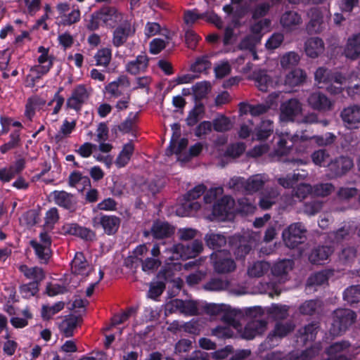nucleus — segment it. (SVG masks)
<instances>
[{
    "label": "nucleus",
    "mask_w": 360,
    "mask_h": 360,
    "mask_svg": "<svg viewBox=\"0 0 360 360\" xmlns=\"http://www.w3.org/2000/svg\"><path fill=\"white\" fill-rule=\"evenodd\" d=\"M355 75L352 74L349 77H344L341 72H333L328 69L321 67L314 73V79L319 88H325L331 94H339L342 92L343 86L340 84H346L355 78Z\"/></svg>",
    "instance_id": "obj_1"
},
{
    "label": "nucleus",
    "mask_w": 360,
    "mask_h": 360,
    "mask_svg": "<svg viewBox=\"0 0 360 360\" xmlns=\"http://www.w3.org/2000/svg\"><path fill=\"white\" fill-rule=\"evenodd\" d=\"M264 311L261 307H253L246 310V315L252 319L243 331H238L243 338L251 340L266 330L267 322L261 319Z\"/></svg>",
    "instance_id": "obj_2"
},
{
    "label": "nucleus",
    "mask_w": 360,
    "mask_h": 360,
    "mask_svg": "<svg viewBox=\"0 0 360 360\" xmlns=\"http://www.w3.org/2000/svg\"><path fill=\"white\" fill-rule=\"evenodd\" d=\"M124 15L115 7H103L94 13L88 27L95 30L99 26L113 27L115 25L123 22Z\"/></svg>",
    "instance_id": "obj_3"
},
{
    "label": "nucleus",
    "mask_w": 360,
    "mask_h": 360,
    "mask_svg": "<svg viewBox=\"0 0 360 360\" xmlns=\"http://www.w3.org/2000/svg\"><path fill=\"white\" fill-rule=\"evenodd\" d=\"M203 250V244L198 240H193L190 245L176 243L163 252L165 259H188L197 257Z\"/></svg>",
    "instance_id": "obj_4"
},
{
    "label": "nucleus",
    "mask_w": 360,
    "mask_h": 360,
    "mask_svg": "<svg viewBox=\"0 0 360 360\" xmlns=\"http://www.w3.org/2000/svg\"><path fill=\"white\" fill-rule=\"evenodd\" d=\"M243 314L240 310H229L221 317L226 326H219L212 329V335L219 338H229L234 335L233 329L240 331V319Z\"/></svg>",
    "instance_id": "obj_5"
},
{
    "label": "nucleus",
    "mask_w": 360,
    "mask_h": 360,
    "mask_svg": "<svg viewBox=\"0 0 360 360\" xmlns=\"http://www.w3.org/2000/svg\"><path fill=\"white\" fill-rule=\"evenodd\" d=\"M38 52L40 53L37 58L38 64L30 68V73L27 75V78L30 79L33 85L47 74L53 66V57L49 54V49L39 46Z\"/></svg>",
    "instance_id": "obj_6"
},
{
    "label": "nucleus",
    "mask_w": 360,
    "mask_h": 360,
    "mask_svg": "<svg viewBox=\"0 0 360 360\" xmlns=\"http://www.w3.org/2000/svg\"><path fill=\"white\" fill-rule=\"evenodd\" d=\"M356 319V314L350 309H338L334 311L330 328V334L334 336L341 335L354 322Z\"/></svg>",
    "instance_id": "obj_7"
},
{
    "label": "nucleus",
    "mask_w": 360,
    "mask_h": 360,
    "mask_svg": "<svg viewBox=\"0 0 360 360\" xmlns=\"http://www.w3.org/2000/svg\"><path fill=\"white\" fill-rule=\"evenodd\" d=\"M205 189L204 185L200 184L189 191L184 196L185 202L177 207L176 214L180 217H186L197 212L200 209V205L198 202L193 200L204 194Z\"/></svg>",
    "instance_id": "obj_8"
},
{
    "label": "nucleus",
    "mask_w": 360,
    "mask_h": 360,
    "mask_svg": "<svg viewBox=\"0 0 360 360\" xmlns=\"http://www.w3.org/2000/svg\"><path fill=\"white\" fill-rule=\"evenodd\" d=\"M71 271L73 274L71 278V285L69 289L71 288H76L78 283L77 276H80L81 280L88 276L92 271V266L89 262L86 259L84 255L82 252H77L75 253L74 258L71 262Z\"/></svg>",
    "instance_id": "obj_9"
},
{
    "label": "nucleus",
    "mask_w": 360,
    "mask_h": 360,
    "mask_svg": "<svg viewBox=\"0 0 360 360\" xmlns=\"http://www.w3.org/2000/svg\"><path fill=\"white\" fill-rule=\"evenodd\" d=\"M306 229L304 226L300 222L290 224L283 231V239L290 248H295L299 244L304 242L306 238Z\"/></svg>",
    "instance_id": "obj_10"
},
{
    "label": "nucleus",
    "mask_w": 360,
    "mask_h": 360,
    "mask_svg": "<svg viewBox=\"0 0 360 360\" xmlns=\"http://www.w3.org/2000/svg\"><path fill=\"white\" fill-rule=\"evenodd\" d=\"M295 326L291 322H278L274 329L269 334L266 341L259 346V351H263L268 347H272L278 344V340L286 336L292 332Z\"/></svg>",
    "instance_id": "obj_11"
},
{
    "label": "nucleus",
    "mask_w": 360,
    "mask_h": 360,
    "mask_svg": "<svg viewBox=\"0 0 360 360\" xmlns=\"http://www.w3.org/2000/svg\"><path fill=\"white\" fill-rule=\"evenodd\" d=\"M51 238L47 233H41L39 240L30 241V245L40 263L46 264L49 262L51 256Z\"/></svg>",
    "instance_id": "obj_12"
},
{
    "label": "nucleus",
    "mask_w": 360,
    "mask_h": 360,
    "mask_svg": "<svg viewBox=\"0 0 360 360\" xmlns=\"http://www.w3.org/2000/svg\"><path fill=\"white\" fill-rule=\"evenodd\" d=\"M267 181L268 177L266 174H258L250 176L247 180L240 177L231 179L229 184L233 187L242 185L247 192L255 193L259 190Z\"/></svg>",
    "instance_id": "obj_13"
},
{
    "label": "nucleus",
    "mask_w": 360,
    "mask_h": 360,
    "mask_svg": "<svg viewBox=\"0 0 360 360\" xmlns=\"http://www.w3.org/2000/svg\"><path fill=\"white\" fill-rule=\"evenodd\" d=\"M354 167L353 160L348 156L341 155L330 160L328 164L329 176L337 178L346 174Z\"/></svg>",
    "instance_id": "obj_14"
},
{
    "label": "nucleus",
    "mask_w": 360,
    "mask_h": 360,
    "mask_svg": "<svg viewBox=\"0 0 360 360\" xmlns=\"http://www.w3.org/2000/svg\"><path fill=\"white\" fill-rule=\"evenodd\" d=\"M302 112V105L296 98L289 99L280 106V120L282 122H293Z\"/></svg>",
    "instance_id": "obj_15"
},
{
    "label": "nucleus",
    "mask_w": 360,
    "mask_h": 360,
    "mask_svg": "<svg viewBox=\"0 0 360 360\" xmlns=\"http://www.w3.org/2000/svg\"><path fill=\"white\" fill-rule=\"evenodd\" d=\"M120 219L113 215L97 214L92 218V225L95 229L102 227L108 235L114 234L120 226Z\"/></svg>",
    "instance_id": "obj_16"
},
{
    "label": "nucleus",
    "mask_w": 360,
    "mask_h": 360,
    "mask_svg": "<svg viewBox=\"0 0 360 360\" xmlns=\"http://www.w3.org/2000/svg\"><path fill=\"white\" fill-rule=\"evenodd\" d=\"M211 257L214 261V269L218 273H229L236 269L235 262L231 259L230 253L227 251L216 252L211 255Z\"/></svg>",
    "instance_id": "obj_17"
},
{
    "label": "nucleus",
    "mask_w": 360,
    "mask_h": 360,
    "mask_svg": "<svg viewBox=\"0 0 360 360\" xmlns=\"http://www.w3.org/2000/svg\"><path fill=\"white\" fill-rule=\"evenodd\" d=\"M340 117L347 129H359L360 105L353 104L343 108L340 112Z\"/></svg>",
    "instance_id": "obj_18"
},
{
    "label": "nucleus",
    "mask_w": 360,
    "mask_h": 360,
    "mask_svg": "<svg viewBox=\"0 0 360 360\" xmlns=\"http://www.w3.org/2000/svg\"><path fill=\"white\" fill-rule=\"evenodd\" d=\"M318 346H314L306 350L302 355L298 356L296 353H291L284 355L280 352H272L267 354L262 360H308L315 356L319 352Z\"/></svg>",
    "instance_id": "obj_19"
},
{
    "label": "nucleus",
    "mask_w": 360,
    "mask_h": 360,
    "mask_svg": "<svg viewBox=\"0 0 360 360\" xmlns=\"http://www.w3.org/2000/svg\"><path fill=\"white\" fill-rule=\"evenodd\" d=\"M90 91L85 86L78 85L73 89L70 97L67 100V106L75 110H80L82 105L88 100Z\"/></svg>",
    "instance_id": "obj_20"
},
{
    "label": "nucleus",
    "mask_w": 360,
    "mask_h": 360,
    "mask_svg": "<svg viewBox=\"0 0 360 360\" xmlns=\"http://www.w3.org/2000/svg\"><path fill=\"white\" fill-rule=\"evenodd\" d=\"M135 33V28L128 20H124L113 31L112 44L119 47L123 45L127 39Z\"/></svg>",
    "instance_id": "obj_21"
},
{
    "label": "nucleus",
    "mask_w": 360,
    "mask_h": 360,
    "mask_svg": "<svg viewBox=\"0 0 360 360\" xmlns=\"http://www.w3.org/2000/svg\"><path fill=\"white\" fill-rule=\"evenodd\" d=\"M342 56L350 60L360 58V32L350 35L342 48Z\"/></svg>",
    "instance_id": "obj_22"
},
{
    "label": "nucleus",
    "mask_w": 360,
    "mask_h": 360,
    "mask_svg": "<svg viewBox=\"0 0 360 360\" xmlns=\"http://www.w3.org/2000/svg\"><path fill=\"white\" fill-rule=\"evenodd\" d=\"M307 103L311 108L319 111L330 110L334 105L333 101L319 91L311 93L307 98Z\"/></svg>",
    "instance_id": "obj_23"
},
{
    "label": "nucleus",
    "mask_w": 360,
    "mask_h": 360,
    "mask_svg": "<svg viewBox=\"0 0 360 360\" xmlns=\"http://www.w3.org/2000/svg\"><path fill=\"white\" fill-rule=\"evenodd\" d=\"M297 135L291 136L289 133H282L278 136L276 148L272 154L273 156L281 157L288 154L294 143L298 140Z\"/></svg>",
    "instance_id": "obj_24"
},
{
    "label": "nucleus",
    "mask_w": 360,
    "mask_h": 360,
    "mask_svg": "<svg viewBox=\"0 0 360 360\" xmlns=\"http://www.w3.org/2000/svg\"><path fill=\"white\" fill-rule=\"evenodd\" d=\"M255 85L262 91H267L269 88H273L281 84V80H274L264 70L255 72L252 76Z\"/></svg>",
    "instance_id": "obj_25"
},
{
    "label": "nucleus",
    "mask_w": 360,
    "mask_h": 360,
    "mask_svg": "<svg viewBox=\"0 0 360 360\" xmlns=\"http://www.w3.org/2000/svg\"><path fill=\"white\" fill-rule=\"evenodd\" d=\"M234 200L230 196H224L213 206L212 213L221 219L229 217L233 212Z\"/></svg>",
    "instance_id": "obj_26"
},
{
    "label": "nucleus",
    "mask_w": 360,
    "mask_h": 360,
    "mask_svg": "<svg viewBox=\"0 0 360 360\" xmlns=\"http://www.w3.org/2000/svg\"><path fill=\"white\" fill-rule=\"evenodd\" d=\"M293 262L291 259H283L277 262L271 267V273L279 283H284L288 274L292 269Z\"/></svg>",
    "instance_id": "obj_27"
},
{
    "label": "nucleus",
    "mask_w": 360,
    "mask_h": 360,
    "mask_svg": "<svg viewBox=\"0 0 360 360\" xmlns=\"http://www.w3.org/2000/svg\"><path fill=\"white\" fill-rule=\"evenodd\" d=\"M308 16L310 20L307 29L313 32H321L325 25V16L321 10L318 8H313L308 12Z\"/></svg>",
    "instance_id": "obj_28"
},
{
    "label": "nucleus",
    "mask_w": 360,
    "mask_h": 360,
    "mask_svg": "<svg viewBox=\"0 0 360 360\" xmlns=\"http://www.w3.org/2000/svg\"><path fill=\"white\" fill-rule=\"evenodd\" d=\"M324 50V42L319 37H310L304 43V51L311 58H317Z\"/></svg>",
    "instance_id": "obj_29"
},
{
    "label": "nucleus",
    "mask_w": 360,
    "mask_h": 360,
    "mask_svg": "<svg viewBox=\"0 0 360 360\" xmlns=\"http://www.w3.org/2000/svg\"><path fill=\"white\" fill-rule=\"evenodd\" d=\"M148 65V59L146 55H139L136 59L126 64V71L131 75H138L144 72Z\"/></svg>",
    "instance_id": "obj_30"
},
{
    "label": "nucleus",
    "mask_w": 360,
    "mask_h": 360,
    "mask_svg": "<svg viewBox=\"0 0 360 360\" xmlns=\"http://www.w3.org/2000/svg\"><path fill=\"white\" fill-rule=\"evenodd\" d=\"M280 22L284 29L292 30L302 24V20L297 12L289 11L282 14Z\"/></svg>",
    "instance_id": "obj_31"
},
{
    "label": "nucleus",
    "mask_w": 360,
    "mask_h": 360,
    "mask_svg": "<svg viewBox=\"0 0 360 360\" xmlns=\"http://www.w3.org/2000/svg\"><path fill=\"white\" fill-rule=\"evenodd\" d=\"M333 249L329 246H319L314 248L309 256V261L316 264H322L333 253Z\"/></svg>",
    "instance_id": "obj_32"
},
{
    "label": "nucleus",
    "mask_w": 360,
    "mask_h": 360,
    "mask_svg": "<svg viewBox=\"0 0 360 360\" xmlns=\"http://www.w3.org/2000/svg\"><path fill=\"white\" fill-rule=\"evenodd\" d=\"M18 269L27 279L32 280V282H36L37 284L45 278L44 270L39 266L30 267L25 264H20Z\"/></svg>",
    "instance_id": "obj_33"
},
{
    "label": "nucleus",
    "mask_w": 360,
    "mask_h": 360,
    "mask_svg": "<svg viewBox=\"0 0 360 360\" xmlns=\"http://www.w3.org/2000/svg\"><path fill=\"white\" fill-rule=\"evenodd\" d=\"M306 78L307 74L303 70L295 68L286 75L283 84L290 87H295L302 84Z\"/></svg>",
    "instance_id": "obj_34"
},
{
    "label": "nucleus",
    "mask_w": 360,
    "mask_h": 360,
    "mask_svg": "<svg viewBox=\"0 0 360 360\" xmlns=\"http://www.w3.org/2000/svg\"><path fill=\"white\" fill-rule=\"evenodd\" d=\"M174 232V227L165 221H155L151 228L152 235L158 239L169 237Z\"/></svg>",
    "instance_id": "obj_35"
},
{
    "label": "nucleus",
    "mask_w": 360,
    "mask_h": 360,
    "mask_svg": "<svg viewBox=\"0 0 360 360\" xmlns=\"http://www.w3.org/2000/svg\"><path fill=\"white\" fill-rule=\"evenodd\" d=\"M46 100L38 96H34L28 98L26 105L25 115L31 120L34 117L35 112L39 110L46 105Z\"/></svg>",
    "instance_id": "obj_36"
},
{
    "label": "nucleus",
    "mask_w": 360,
    "mask_h": 360,
    "mask_svg": "<svg viewBox=\"0 0 360 360\" xmlns=\"http://www.w3.org/2000/svg\"><path fill=\"white\" fill-rule=\"evenodd\" d=\"M352 74L355 75V78L346 84H340L343 86V90H345L347 95L351 98H355L356 96L360 95V80L359 79L358 73L354 70L344 75V77H349Z\"/></svg>",
    "instance_id": "obj_37"
},
{
    "label": "nucleus",
    "mask_w": 360,
    "mask_h": 360,
    "mask_svg": "<svg viewBox=\"0 0 360 360\" xmlns=\"http://www.w3.org/2000/svg\"><path fill=\"white\" fill-rule=\"evenodd\" d=\"M281 92H274L268 96L266 104L251 105V115L257 116L266 112L273 105L277 104Z\"/></svg>",
    "instance_id": "obj_38"
},
{
    "label": "nucleus",
    "mask_w": 360,
    "mask_h": 360,
    "mask_svg": "<svg viewBox=\"0 0 360 360\" xmlns=\"http://www.w3.org/2000/svg\"><path fill=\"white\" fill-rule=\"evenodd\" d=\"M274 132V125L271 120H263L259 126L255 128L253 139L258 141L267 139Z\"/></svg>",
    "instance_id": "obj_39"
},
{
    "label": "nucleus",
    "mask_w": 360,
    "mask_h": 360,
    "mask_svg": "<svg viewBox=\"0 0 360 360\" xmlns=\"http://www.w3.org/2000/svg\"><path fill=\"white\" fill-rule=\"evenodd\" d=\"M178 139H172L169 146L166 150V153L167 155H171L173 153H175L178 155V160L181 161L184 157H183L182 152L186 148L188 145V140L186 139H181L178 143L176 144V141Z\"/></svg>",
    "instance_id": "obj_40"
},
{
    "label": "nucleus",
    "mask_w": 360,
    "mask_h": 360,
    "mask_svg": "<svg viewBox=\"0 0 360 360\" xmlns=\"http://www.w3.org/2000/svg\"><path fill=\"white\" fill-rule=\"evenodd\" d=\"M134 150V146L132 143L129 142L124 144L115 160L116 166L120 168L127 165L131 159Z\"/></svg>",
    "instance_id": "obj_41"
},
{
    "label": "nucleus",
    "mask_w": 360,
    "mask_h": 360,
    "mask_svg": "<svg viewBox=\"0 0 360 360\" xmlns=\"http://www.w3.org/2000/svg\"><path fill=\"white\" fill-rule=\"evenodd\" d=\"M206 245L212 249H217L223 247L226 243V237L221 233L209 232L205 236Z\"/></svg>",
    "instance_id": "obj_42"
},
{
    "label": "nucleus",
    "mask_w": 360,
    "mask_h": 360,
    "mask_svg": "<svg viewBox=\"0 0 360 360\" xmlns=\"http://www.w3.org/2000/svg\"><path fill=\"white\" fill-rule=\"evenodd\" d=\"M289 307L287 305L273 304L270 307L263 309L264 314H267L275 319H283L287 317Z\"/></svg>",
    "instance_id": "obj_43"
},
{
    "label": "nucleus",
    "mask_w": 360,
    "mask_h": 360,
    "mask_svg": "<svg viewBox=\"0 0 360 360\" xmlns=\"http://www.w3.org/2000/svg\"><path fill=\"white\" fill-rule=\"evenodd\" d=\"M270 269V264L266 262H257L248 269V274L250 277H261Z\"/></svg>",
    "instance_id": "obj_44"
},
{
    "label": "nucleus",
    "mask_w": 360,
    "mask_h": 360,
    "mask_svg": "<svg viewBox=\"0 0 360 360\" xmlns=\"http://www.w3.org/2000/svg\"><path fill=\"white\" fill-rule=\"evenodd\" d=\"M212 63L209 60V56H202L198 57L195 62L191 65V70L193 72L206 73L211 68Z\"/></svg>",
    "instance_id": "obj_45"
},
{
    "label": "nucleus",
    "mask_w": 360,
    "mask_h": 360,
    "mask_svg": "<svg viewBox=\"0 0 360 360\" xmlns=\"http://www.w3.org/2000/svg\"><path fill=\"white\" fill-rule=\"evenodd\" d=\"M278 198V192L276 189L266 190L260 198L259 205L264 210L269 209L276 202Z\"/></svg>",
    "instance_id": "obj_46"
},
{
    "label": "nucleus",
    "mask_w": 360,
    "mask_h": 360,
    "mask_svg": "<svg viewBox=\"0 0 360 360\" xmlns=\"http://www.w3.org/2000/svg\"><path fill=\"white\" fill-rule=\"evenodd\" d=\"M300 60V56L294 51H289L281 56L280 58L281 65L285 70L296 66Z\"/></svg>",
    "instance_id": "obj_47"
},
{
    "label": "nucleus",
    "mask_w": 360,
    "mask_h": 360,
    "mask_svg": "<svg viewBox=\"0 0 360 360\" xmlns=\"http://www.w3.org/2000/svg\"><path fill=\"white\" fill-rule=\"evenodd\" d=\"M125 79L123 78H119L117 81H113L109 83L105 86L106 92L111 96L118 98L122 96L124 93V85Z\"/></svg>",
    "instance_id": "obj_48"
},
{
    "label": "nucleus",
    "mask_w": 360,
    "mask_h": 360,
    "mask_svg": "<svg viewBox=\"0 0 360 360\" xmlns=\"http://www.w3.org/2000/svg\"><path fill=\"white\" fill-rule=\"evenodd\" d=\"M55 202L59 206L70 208L72 205V195L63 191H55L52 193Z\"/></svg>",
    "instance_id": "obj_49"
},
{
    "label": "nucleus",
    "mask_w": 360,
    "mask_h": 360,
    "mask_svg": "<svg viewBox=\"0 0 360 360\" xmlns=\"http://www.w3.org/2000/svg\"><path fill=\"white\" fill-rule=\"evenodd\" d=\"M314 165L319 167H328L330 163V154L326 150L319 149L314 151L311 155Z\"/></svg>",
    "instance_id": "obj_50"
},
{
    "label": "nucleus",
    "mask_w": 360,
    "mask_h": 360,
    "mask_svg": "<svg viewBox=\"0 0 360 360\" xmlns=\"http://www.w3.org/2000/svg\"><path fill=\"white\" fill-rule=\"evenodd\" d=\"M25 14L33 16L41 8V0H20Z\"/></svg>",
    "instance_id": "obj_51"
},
{
    "label": "nucleus",
    "mask_w": 360,
    "mask_h": 360,
    "mask_svg": "<svg viewBox=\"0 0 360 360\" xmlns=\"http://www.w3.org/2000/svg\"><path fill=\"white\" fill-rule=\"evenodd\" d=\"M77 322L78 319L75 316H69L62 321L60 328L65 337L73 335V331L77 326Z\"/></svg>",
    "instance_id": "obj_52"
},
{
    "label": "nucleus",
    "mask_w": 360,
    "mask_h": 360,
    "mask_svg": "<svg viewBox=\"0 0 360 360\" xmlns=\"http://www.w3.org/2000/svg\"><path fill=\"white\" fill-rule=\"evenodd\" d=\"M89 179L82 176L79 172H73L69 176V184L72 187H75L78 190H82V186L89 184Z\"/></svg>",
    "instance_id": "obj_53"
},
{
    "label": "nucleus",
    "mask_w": 360,
    "mask_h": 360,
    "mask_svg": "<svg viewBox=\"0 0 360 360\" xmlns=\"http://www.w3.org/2000/svg\"><path fill=\"white\" fill-rule=\"evenodd\" d=\"M64 303L58 302L52 306L44 305L41 308V316L43 319L49 320L53 315L61 311L64 308Z\"/></svg>",
    "instance_id": "obj_54"
},
{
    "label": "nucleus",
    "mask_w": 360,
    "mask_h": 360,
    "mask_svg": "<svg viewBox=\"0 0 360 360\" xmlns=\"http://www.w3.org/2000/svg\"><path fill=\"white\" fill-rule=\"evenodd\" d=\"M344 300L350 304L356 303L360 297V285L347 288L343 295Z\"/></svg>",
    "instance_id": "obj_55"
},
{
    "label": "nucleus",
    "mask_w": 360,
    "mask_h": 360,
    "mask_svg": "<svg viewBox=\"0 0 360 360\" xmlns=\"http://www.w3.org/2000/svg\"><path fill=\"white\" fill-rule=\"evenodd\" d=\"M232 126L231 120L224 115H219L213 120V127L217 131H228L232 128Z\"/></svg>",
    "instance_id": "obj_56"
},
{
    "label": "nucleus",
    "mask_w": 360,
    "mask_h": 360,
    "mask_svg": "<svg viewBox=\"0 0 360 360\" xmlns=\"http://www.w3.org/2000/svg\"><path fill=\"white\" fill-rule=\"evenodd\" d=\"M112 56L111 50L104 48L98 51L94 58L97 65L106 67L110 62Z\"/></svg>",
    "instance_id": "obj_57"
},
{
    "label": "nucleus",
    "mask_w": 360,
    "mask_h": 360,
    "mask_svg": "<svg viewBox=\"0 0 360 360\" xmlns=\"http://www.w3.org/2000/svg\"><path fill=\"white\" fill-rule=\"evenodd\" d=\"M210 87V84L208 82H200L192 86V91L197 99H201L208 94Z\"/></svg>",
    "instance_id": "obj_58"
},
{
    "label": "nucleus",
    "mask_w": 360,
    "mask_h": 360,
    "mask_svg": "<svg viewBox=\"0 0 360 360\" xmlns=\"http://www.w3.org/2000/svg\"><path fill=\"white\" fill-rule=\"evenodd\" d=\"M20 141V133L18 131L12 132L10 135V141L0 146L1 153H6L8 151L18 147Z\"/></svg>",
    "instance_id": "obj_59"
},
{
    "label": "nucleus",
    "mask_w": 360,
    "mask_h": 360,
    "mask_svg": "<svg viewBox=\"0 0 360 360\" xmlns=\"http://www.w3.org/2000/svg\"><path fill=\"white\" fill-rule=\"evenodd\" d=\"M335 186L330 183L319 184L312 188L313 193L316 196L326 197L332 193Z\"/></svg>",
    "instance_id": "obj_60"
},
{
    "label": "nucleus",
    "mask_w": 360,
    "mask_h": 360,
    "mask_svg": "<svg viewBox=\"0 0 360 360\" xmlns=\"http://www.w3.org/2000/svg\"><path fill=\"white\" fill-rule=\"evenodd\" d=\"M316 325L314 323L309 324L300 330L301 341L304 342H307L308 341H313L316 338Z\"/></svg>",
    "instance_id": "obj_61"
},
{
    "label": "nucleus",
    "mask_w": 360,
    "mask_h": 360,
    "mask_svg": "<svg viewBox=\"0 0 360 360\" xmlns=\"http://www.w3.org/2000/svg\"><path fill=\"white\" fill-rule=\"evenodd\" d=\"M80 20V11L77 8L73 9L65 15H62L60 23L63 25H71Z\"/></svg>",
    "instance_id": "obj_62"
},
{
    "label": "nucleus",
    "mask_w": 360,
    "mask_h": 360,
    "mask_svg": "<svg viewBox=\"0 0 360 360\" xmlns=\"http://www.w3.org/2000/svg\"><path fill=\"white\" fill-rule=\"evenodd\" d=\"M357 195V189L354 187L342 186L337 192V197L341 201H347Z\"/></svg>",
    "instance_id": "obj_63"
},
{
    "label": "nucleus",
    "mask_w": 360,
    "mask_h": 360,
    "mask_svg": "<svg viewBox=\"0 0 360 360\" xmlns=\"http://www.w3.org/2000/svg\"><path fill=\"white\" fill-rule=\"evenodd\" d=\"M75 121L69 122L67 120H65L63 122V124L60 127V131L56 136V139L59 141L65 137L69 136V135L75 129Z\"/></svg>",
    "instance_id": "obj_64"
}]
</instances>
